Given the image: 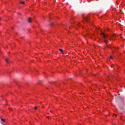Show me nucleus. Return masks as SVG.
<instances>
[{
	"label": "nucleus",
	"instance_id": "14",
	"mask_svg": "<svg viewBox=\"0 0 125 125\" xmlns=\"http://www.w3.org/2000/svg\"><path fill=\"white\" fill-rule=\"evenodd\" d=\"M116 37V35H115V34H113V37Z\"/></svg>",
	"mask_w": 125,
	"mask_h": 125
},
{
	"label": "nucleus",
	"instance_id": "1",
	"mask_svg": "<svg viewBox=\"0 0 125 125\" xmlns=\"http://www.w3.org/2000/svg\"><path fill=\"white\" fill-rule=\"evenodd\" d=\"M101 35L103 36V38H104V39H107V38H108V35H105V34H104V33H102Z\"/></svg>",
	"mask_w": 125,
	"mask_h": 125
},
{
	"label": "nucleus",
	"instance_id": "7",
	"mask_svg": "<svg viewBox=\"0 0 125 125\" xmlns=\"http://www.w3.org/2000/svg\"><path fill=\"white\" fill-rule=\"evenodd\" d=\"M106 47H109V48H112V46H111V45H106Z\"/></svg>",
	"mask_w": 125,
	"mask_h": 125
},
{
	"label": "nucleus",
	"instance_id": "2",
	"mask_svg": "<svg viewBox=\"0 0 125 125\" xmlns=\"http://www.w3.org/2000/svg\"><path fill=\"white\" fill-rule=\"evenodd\" d=\"M83 21L84 22L88 21V17L83 18Z\"/></svg>",
	"mask_w": 125,
	"mask_h": 125
},
{
	"label": "nucleus",
	"instance_id": "12",
	"mask_svg": "<svg viewBox=\"0 0 125 125\" xmlns=\"http://www.w3.org/2000/svg\"><path fill=\"white\" fill-rule=\"evenodd\" d=\"M110 59H113V57H112V56H111L110 57Z\"/></svg>",
	"mask_w": 125,
	"mask_h": 125
},
{
	"label": "nucleus",
	"instance_id": "6",
	"mask_svg": "<svg viewBox=\"0 0 125 125\" xmlns=\"http://www.w3.org/2000/svg\"><path fill=\"white\" fill-rule=\"evenodd\" d=\"M5 60L7 63H9V59H6Z\"/></svg>",
	"mask_w": 125,
	"mask_h": 125
},
{
	"label": "nucleus",
	"instance_id": "5",
	"mask_svg": "<svg viewBox=\"0 0 125 125\" xmlns=\"http://www.w3.org/2000/svg\"><path fill=\"white\" fill-rule=\"evenodd\" d=\"M108 42V40H104V42H105V43H107V42Z\"/></svg>",
	"mask_w": 125,
	"mask_h": 125
},
{
	"label": "nucleus",
	"instance_id": "16",
	"mask_svg": "<svg viewBox=\"0 0 125 125\" xmlns=\"http://www.w3.org/2000/svg\"><path fill=\"white\" fill-rule=\"evenodd\" d=\"M51 25H53V23H51Z\"/></svg>",
	"mask_w": 125,
	"mask_h": 125
},
{
	"label": "nucleus",
	"instance_id": "9",
	"mask_svg": "<svg viewBox=\"0 0 125 125\" xmlns=\"http://www.w3.org/2000/svg\"><path fill=\"white\" fill-rule=\"evenodd\" d=\"M1 120L2 122H3V123H5V119H1Z\"/></svg>",
	"mask_w": 125,
	"mask_h": 125
},
{
	"label": "nucleus",
	"instance_id": "4",
	"mask_svg": "<svg viewBox=\"0 0 125 125\" xmlns=\"http://www.w3.org/2000/svg\"><path fill=\"white\" fill-rule=\"evenodd\" d=\"M59 50H60V51H61V52H62V53H63V52H64V51L63 50V49H59Z\"/></svg>",
	"mask_w": 125,
	"mask_h": 125
},
{
	"label": "nucleus",
	"instance_id": "3",
	"mask_svg": "<svg viewBox=\"0 0 125 125\" xmlns=\"http://www.w3.org/2000/svg\"><path fill=\"white\" fill-rule=\"evenodd\" d=\"M28 21L29 23H31V22H32V19L30 18H28Z\"/></svg>",
	"mask_w": 125,
	"mask_h": 125
},
{
	"label": "nucleus",
	"instance_id": "11",
	"mask_svg": "<svg viewBox=\"0 0 125 125\" xmlns=\"http://www.w3.org/2000/svg\"><path fill=\"white\" fill-rule=\"evenodd\" d=\"M34 109H35V110H38V106H35V107H34Z\"/></svg>",
	"mask_w": 125,
	"mask_h": 125
},
{
	"label": "nucleus",
	"instance_id": "15",
	"mask_svg": "<svg viewBox=\"0 0 125 125\" xmlns=\"http://www.w3.org/2000/svg\"><path fill=\"white\" fill-rule=\"evenodd\" d=\"M9 110L10 111V110H12V108H9Z\"/></svg>",
	"mask_w": 125,
	"mask_h": 125
},
{
	"label": "nucleus",
	"instance_id": "10",
	"mask_svg": "<svg viewBox=\"0 0 125 125\" xmlns=\"http://www.w3.org/2000/svg\"><path fill=\"white\" fill-rule=\"evenodd\" d=\"M120 108L121 109V110H124V107H121V106H120Z\"/></svg>",
	"mask_w": 125,
	"mask_h": 125
},
{
	"label": "nucleus",
	"instance_id": "13",
	"mask_svg": "<svg viewBox=\"0 0 125 125\" xmlns=\"http://www.w3.org/2000/svg\"><path fill=\"white\" fill-rule=\"evenodd\" d=\"M113 117H117V115L114 114L113 116Z\"/></svg>",
	"mask_w": 125,
	"mask_h": 125
},
{
	"label": "nucleus",
	"instance_id": "17",
	"mask_svg": "<svg viewBox=\"0 0 125 125\" xmlns=\"http://www.w3.org/2000/svg\"><path fill=\"white\" fill-rule=\"evenodd\" d=\"M1 20V19L0 18V21Z\"/></svg>",
	"mask_w": 125,
	"mask_h": 125
},
{
	"label": "nucleus",
	"instance_id": "8",
	"mask_svg": "<svg viewBox=\"0 0 125 125\" xmlns=\"http://www.w3.org/2000/svg\"><path fill=\"white\" fill-rule=\"evenodd\" d=\"M20 3H21V4H24V3H25V1H22L20 2Z\"/></svg>",
	"mask_w": 125,
	"mask_h": 125
}]
</instances>
